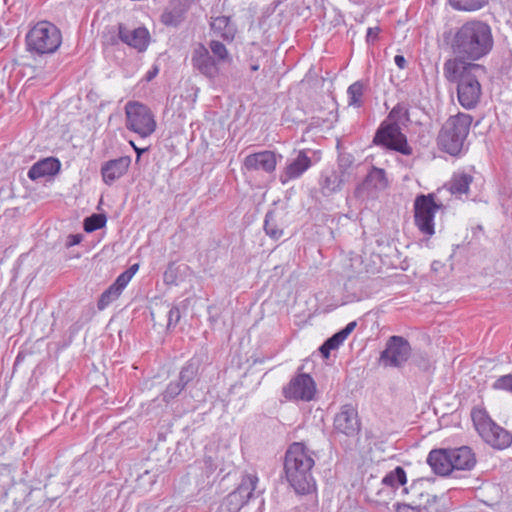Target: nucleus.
I'll list each match as a JSON object with an SVG mask.
<instances>
[{"label":"nucleus","mask_w":512,"mask_h":512,"mask_svg":"<svg viewBox=\"0 0 512 512\" xmlns=\"http://www.w3.org/2000/svg\"><path fill=\"white\" fill-rule=\"evenodd\" d=\"M482 65L450 58L443 65L444 77L457 83V98L465 109H473L480 102L482 95L481 78L485 75Z\"/></svg>","instance_id":"1"},{"label":"nucleus","mask_w":512,"mask_h":512,"mask_svg":"<svg viewBox=\"0 0 512 512\" xmlns=\"http://www.w3.org/2000/svg\"><path fill=\"white\" fill-rule=\"evenodd\" d=\"M493 47V37L490 26L480 20L464 23L455 32L451 48L462 61H476L487 55Z\"/></svg>","instance_id":"2"},{"label":"nucleus","mask_w":512,"mask_h":512,"mask_svg":"<svg viewBox=\"0 0 512 512\" xmlns=\"http://www.w3.org/2000/svg\"><path fill=\"white\" fill-rule=\"evenodd\" d=\"M315 464L312 453L300 442L292 443L285 455V476L297 494H308L314 488L311 470Z\"/></svg>","instance_id":"3"},{"label":"nucleus","mask_w":512,"mask_h":512,"mask_svg":"<svg viewBox=\"0 0 512 512\" xmlns=\"http://www.w3.org/2000/svg\"><path fill=\"white\" fill-rule=\"evenodd\" d=\"M472 120V116L466 113L449 117L437 137L439 148L452 156L459 155L465 149Z\"/></svg>","instance_id":"4"},{"label":"nucleus","mask_w":512,"mask_h":512,"mask_svg":"<svg viewBox=\"0 0 512 512\" xmlns=\"http://www.w3.org/2000/svg\"><path fill=\"white\" fill-rule=\"evenodd\" d=\"M473 425L481 439L497 450H504L512 444V434L498 425L483 407L471 411Z\"/></svg>","instance_id":"5"},{"label":"nucleus","mask_w":512,"mask_h":512,"mask_svg":"<svg viewBox=\"0 0 512 512\" xmlns=\"http://www.w3.org/2000/svg\"><path fill=\"white\" fill-rule=\"evenodd\" d=\"M60 30L48 21H40L26 35L27 50L38 55L54 53L61 45Z\"/></svg>","instance_id":"6"},{"label":"nucleus","mask_w":512,"mask_h":512,"mask_svg":"<svg viewBox=\"0 0 512 512\" xmlns=\"http://www.w3.org/2000/svg\"><path fill=\"white\" fill-rule=\"evenodd\" d=\"M125 127L140 136L146 138L152 135L157 127L155 116L151 109L139 102L128 101L124 107Z\"/></svg>","instance_id":"7"},{"label":"nucleus","mask_w":512,"mask_h":512,"mask_svg":"<svg viewBox=\"0 0 512 512\" xmlns=\"http://www.w3.org/2000/svg\"><path fill=\"white\" fill-rule=\"evenodd\" d=\"M440 205L435 202L433 194L419 195L414 201V221L418 230L425 236L435 233L434 218Z\"/></svg>","instance_id":"8"},{"label":"nucleus","mask_w":512,"mask_h":512,"mask_svg":"<svg viewBox=\"0 0 512 512\" xmlns=\"http://www.w3.org/2000/svg\"><path fill=\"white\" fill-rule=\"evenodd\" d=\"M374 143L400 152L403 155L412 154V148L409 146L406 136L401 132L400 126L396 123L384 121L375 134Z\"/></svg>","instance_id":"9"},{"label":"nucleus","mask_w":512,"mask_h":512,"mask_svg":"<svg viewBox=\"0 0 512 512\" xmlns=\"http://www.w3.org/2000/svg\"><path fill=\"white\" fill-rule=\"evenodd\" d=\"M316 392V383L307 373H300L294 376L289 383L283 387L284 397L291 401L310 402L314 399Z\"/></svg>","instance_id":"10"},{"label":"nucleus","mask_w":512,"mask_h":512,"mask_svg":"<svg viewBox=\"0 0 512 512\" xmlns=\"http://www.w3.org/2000/svg\"><path fill=\"white\" fill-rule=\"evenodd\" d=\"M411 356V347L401 336H391L380 355V362L385 367H401Z\"/></svg>","instance_id":"11"},{"label":"nucleus","mask_w":512,"mask_h":512,"mask_svg":"<svg viewBox=\"0 0 512 512\" xmlns=\"http://www.w3.org/2000/svg\"><path fill=\"white\" fill-rule=\"evenodd\" d=\"M191 63L194 69L210 79H214L219 74L218 62L201 43L194 48Z\"/></svg>","instance_id":"12"},{"label":"nucleus","mask_w":512,"mask_h":512,"mask_svg":"<svg viewBox=\"0 0 512 512\" xmlns=\"http://www.w3.org/2000/svg\"><path fill=\"white\" fill-rule=\"evenodd\" d=\"M340 171H331L329 173H323L320 180V189L323 195L330 196L340 191L343 185L347 182L352 181L355 178V174L352 170L342 169V165H339Z\"/></svg>","instance_id":"13"},{"label":"nucleus","mask_w":512,"mask_h":512,"mask_svg":"<svg viewBox=\"0 0 512 512\" xmlns=\"http://www.w3.org/2000/svg\"><path fill=\"white\" fill-rule=\"evenodd\" d=\"M335 429L346 435L355 436L360 430L357 410L351 405H343L334 419Z\"/></svg>","instance_id":"14"},{"label":"nucleus","mask_w":512,"mask_h":512,"mask_svg":"<svg viewBox=\"0 0 512 512\" xmlns=\"http://www.w3.org/2000/svg\"><path fill=\"white\" fill-rule=\"evenodd\" d=\"M277 166V156L273 151L265 150L245 157L243 168L247 171H262L271 174Z\"/></svg>","instance_id":"15"},{"label":"nucleus","mask_w":512,"mask_h":512,"mask_svg":"<svg viewBox=\"0 0 512 512\" xmlns=\"http://www.w3.org/2000/svg\"><path fill=\"white\" fill-rule=\"evenodd\" d=\"M311 166V158L304 150H301L294 159L288 160L286 167L279 176V180L282 184H286L301 177Z\"/></svg>","instance_id":"16"},{"label":"nucleus","mask_w":512,"mask_h":512,"mask_svg":"<svg viewBox=\"0 0 512 512\" xmlns=\"http://www.w3.org/2000/svg\"><path fill=\"white\" fill-rule=\"evenodd\" d=\"M406 482V472L400 466L387 473L381 481L382 488L379 490L378 495L383 496V498L379 501L387 504L393 499L395 490L400 486L405 485Z\"/></svg>","instance_id":"17"},{"label":"nucleus","mask_w":512,"mask_h":512,"mask_svg":"<svg viewBox=\"0 0 512 512\" xmlns=\"http://www.w3.org/2000/svg\"><path fill=\"white\" fill-rule=\"evenodd\" d=\"M131 164L129 156L106 161L101 166V176L105 184L112 185L126 174Z\"/></svg>","instance_id":"18"},{"label":"nucleus","mask_w":512,"mask_h":512,"mask_svg":"<svg viewBox=\"0 0 512 512\" xmlns=\"http://www.w3.org/2000/svg\"><path fill=\"white\" fill-rule=\"evenodd\" d=\"M119 38L122 42L142 52L147 49L150 36L144 27L128 29L124 25H119Z\"/></svg>","instance_id":"19"},{"label":"nucleus","mask_w":512,"mask_h":512,"mask_svg":"<svg viewBox=\"0 0 512 512\" xmlns=\"http://www.w3.org/2000/svg\"><path fill=\"white\" fill-rule=\"evenodd\" d=\"M61 168V163L57 158L48 157L34 163L28 171V177L31 180H38L44 177L56 175Z\"/></svg>","instance_id":"20"},{"label":"nucleus","mask_w":512,"mask_h":512,"mask_svg":"<svg viewBox=\"0 0 512 512\" xmlns=\"http://www.w3.org/2000/svg\"><path fill=\"white\" fill-rule=\"evenodd\" d=\"M450 456V449L432 450L427 457V463L436 474L449 475L452 473Z\"/></svg>","instance_id":"21"},{"label":"nucleus","mask_w":512,"mask_h":512,"mask_svg":"<svg viewBox=\"0 0 512 512\" xmlns=\"http://www.w3.org/2000/svg\"><path fill=\"white\" fill-rule=\"evenodd\" d=\"M188 11V5L184 0H174L161 15V22L166 26L177 27L180 25Z\"/></svg>","instance_id":"22"},{"label":"nucleus","mask_w":512,"mask_h":512,"mask_svg":"<svg viewBox=\"0 0 512 512\" xmlns=\"http://www.w3.org/2000/svg\"><path fill=\"white\" fill-rule=\"evenodd\" d=\"M450 455L452 472L454 470H470L476 463L474 453L467 446L450 449Z\"/></svg>","instance_id":"23"},{"label":"nucleus","mask_w":512,"mask_h":512,"mask_svg":"<svg viewBox=\"0 0 512 512\" xmlns=\"http://www.w3.org/2000/svg\"><path fill=\"white\" fill-rule=\"evenodd\" d=\"M357 322H349L347 326L335 333L332 337L327 339L320 347V352L324 358H328L331 350L337 349L355 329Z\"/></svg>","instance_id":"24"},{"label":"nucleus","mask_w":512,"mask_h":512,"mask_svg":"<svg viewBox=\"0 0 512 512\" xmlns=\"http://www.w3.org/2000/svg\"><path fill=\"white\" fill-rule=\"evenodd\" d=\"M388 186V180L384 169L373 167L367 174L363 187L371 192L384 190Z\"/></svg>","instance_id":"25"},{"label":"nucleus","mask_w":512,"mask_h":512,"mask_svg":"<svg viewBox=\"0 0 512 512\" xmlns=\"http://www.w3.org/2000/svg\"><path fill=\"white\" fill-rule=\"evenodd\" d=\"M212 31L226 41H232L236 34L235 27L228 16H218L211 22Z\"/></svg>","instance_id":"26"},{"label":"nucleus","mask_w":512,"mask_h":512,"mask_svg":"<svg viewBox=\"0 0 512 512\" xmlns=\"http://www.w3.org/2000/svg\"><path fill=\"white\" fill-rule=\"evenodd\" d=\"M472 176L466 173L454 174L450 183L449 190L452 194H464L469 190V186L472 183Z\"/></svg>","instance_id":"27"},{"label":"nucleus","mask_w":512,"mask_h":512,"mask_svg":"<svg viewBox=\"0 0 512 512\" xmlns=\"http://www.w3.org/2000/svg\"><path fill=\"white\" fill-rule=\"evenodd\" d=\"M258 480L259 479L256 474H245L243 475L241 483L235 489V491H237L241 496H243L246 502H248L256 489Z\"/></svg>","instance_id":"28"},{"label":"nucleus","mask_w":512,"mask_h":512,"mask_svg":"<svg viewBox=\"0 0 512 512\" xmlns=\"http://www.w3.org/2000/svg\"><path fill=\"white\" fill-rule=\"evenodd\" d=\"M409 121L408 108L405 104L399 103L393 107L388 115V123L404 124Z\"/></svg>","instance_id":"29"},{"label":"nucleus","mask_w":512,"mask_h":512,"mask_svg":"<svg viewBox=\"0 0 512 512\" xmlns=\"http://www.w3.org/2000/svg\"><path fill=\"white\" fill-rule=\"evenodd\" d=\"M364 92V86L361 82L357 81L351 84L347 89L348 104L354 107H360L362 105V97Z\"/></svg>","instance_id":"30"},{"label":"nucleus","mask_w":512,"mask_h":512,"mask_svg":"<svg viewBox=\"0 0 512 512\" xmlns=\"http://www.w3.org/2000/svg\"><path fill=\"white\" fill-rule=\"evenodd\" d=\"M264 230L266 234L274 240H278L283 235V230L278 226L273 212L266 214Z\"/></svg>","instance_id":"31"},{"label":"nucleus","mask_w":512,"mask_h":512,"mask_svg":"<svg viewBox=\"0 0 512 512\" xmlns=\"http://www.w3.org/2000/svg\"><path fill=\"white\" fill-rule=\"evenodd\" d=\"M450 5L459 11H476L482 8L487 0H449Z\"/></svg>","instance_id":"32"},{"label":"nucleus","mask_w":512,"mask_h":512,"mask_svg":"<svg viewBox=\"0 0 512 512\" xmlns=\"http://www.w3.org/2000/svg\"><path fill=\"white\" fill-rule=\"evenodd\" d=\"M120 295L121 293L119 292V290L113 285H111L107 290H105L102 293L98 301V308L100 310L105 309L110 303L117 300Z\"/></svg>","instance_id":"33"},{"label":"nucleus","mask_w":512,"mask_h":512,"mask_svg":"<svg viewBox=\"0 0 512 512\" xmlns=\"http://www.w3.org/2000/svg\"><path fill=\"white\" fill-rule=\"evenodd\" d=\"M209 48L218 63L230 59L228 50L223 43L216 40H212L209 44Z\"/></svg>","instance_id":"34"},{"label":"nucleus","mask_w":512,"mask_h":512,"mask_svg":"<svg viewBox=\"0 0 512 512\" xmlns=\"http://www.w3.org/2000/svg\"><path fill=\"white\" fill-rule=\"evenodd\" d=\"M106 223V219L102 215L94 214L84 221V229L86 232H93L102 228Z\"/></svg>","instance_id":"35"},{"label":"nucleus","mask_w":512,"mask_h":512,"mask_svg":"<svg viewBox=\"0 0 512 512\" xmlns=\"http://www.w3.org/2000/svg\"><path fill=\"white\" fill-rule=\"evenodd\" d=\"M224 500L228 503L234 512L240 510L247 502L237 491L229 493Z\"/></svg>","instance_id":"36"},{"label":"nucleus","mask_w":512,"mask_h":512,"mask_svg":"<svg viewBox=\"0 0 512 512\" xmlns=\"http://www.w3.org/2000/svg\"><path fill=\"white\" fill-rule=\"evenodd\" d=\"M183 388L184 383H180L179 381L169 383L163 393V400L166 402L170 401L179 395Z\"/></svg>","instance_id":"37"},{"label":"nucleus","mask_w":512,"mask_h":512,"mask_svg":"<svg viewBox=\"0 0 512 512\" xmlns=\"http://www.w3.org/2000/svg\"><path fill=\"white\" fill-rule=\"evenodd\" d=\"M492 388L512 393V374L503 375L497 378L492 384Z\"/></svg>","instance_id":"38"},{"label":"nucleus","mask_w":512,"mask_h":512,"mask_svg":"<svg viewBox=\"0 0 512 512\" xmlns=\"http://www.w3.org/2000/svg\"><path fill=\"white\" fill-rule=\"evenodd\" d=\"M195 374H196V369L194 368L193 365L189 364V365L183 367V369L181 370L179 382L184 383V386H185L194 377Z\"/></svg>","instance_id":"39"},{"label":"nucleus","mask_w":512,"mask_h":512,"mask_svg":"<svg viewBox=\"0 0 512 512\" xmlns=\"http://www.w3.org/2000/svg\"><path fill=\"white\" fill-rule=\"evenodd\" d=\"M131 277L126 273L125 271L121 273L115 280V282L112 284L114 287H116L120 293L125 289V287L128 285V283L131 281Z\"/></svg>","instance_id":"40"},{"label":"nucleus","mask_w":512,"mask_h":512,"mask_svg":"<svg viewBox=\"0 0 512 512\" xmlns=\"http://www.w3.org/2000/svg\"><path fill=\"white\" fill-rule=\"evenodd\" d=\"M423 507L420 505H410L406 503H397L395 505L396 512H422Z\"/></svg>","instance_id":"41"},{"label":"nucleus","mask_w":512,"mask_h":512,"mask_svg":"<svg viewBox=\"0 0 512 512\" xmlns=\"http://www.w3.org/2000/svg\"><path fill=\"white\" fill-rule=\"evenodd\" d=\"M186 305L184 302L181 303V305H175L170 307L168 311V320H180L183 316L181 313V307H185Z\"/></svg>","instance_id":"42"},{"label":"nucleus","mask_w":512,"mask_h":512,"mask_svg":"<svg viewBox=\"0 0 512 512\" xmlns=\"http://www.w3.org/2000/svg\"><path fill=\"white\" fill-rule=\"evenodd\" d=\"M82 241V235L81 234H70L67 236L65 246L67 248L73 247L75 245H78Z\"/></svg>","instance_id":"43"},{"label":"nucleus","mask_w":512,"mask_h":512,"mask_svg":"<svg viewBox=\"0 0 512 512\" xmlns=\"http://www.w3.org/2000/svg\"><path fill=\"white\" fill-rule=\"evenodd\" d=\"M380 29L378 27H370L367 30L366 40L368 43H374L379 35Z\"/></svg>","instance_id":"44"},{"label":"nucleus","mask_w":512,"mask_h":512,"mask_svg":"<svg viewBox=\"0 0 512 512\" xmlns=\"http://www.w3.org/2000/svg\"><path fill=\"white\" fill-rule=\"evenodd\" d=\"M159 73V68L157 65H154L152 66V68L150 70L147 71L146 75H145V80L147 82H150L151 80H153Z\"/></svg>","instance_id":"45"},{"label":"nucleus","mask_w":512,"mask_h":512,"mask_svg":"<svg viewBox=\"0 0 512 512\" xmlns=\"http://www.w3.org/2000/svg\"><path fill=\"white\" fill-rule=\"evenodd\" d=\"M215 512H234L233 509L228 506V503L222 499V501L218 504Z\"/></svg>","instance_id":"46"},{"label":"nucleus","mask_w":512,"mask_h":512,"mask_svg":"<svg viewBox=\"0 0 512 512\" xmlns=\"http://www.w3.org/2000/svg\"><path fill=\"white\" fill-rule=\"evenodd\" d=\"M394 62L398 68L404 69L406 67V59L403 55H396L394 57Z\"/></svg>","instance_id":"47"},{"label":"nucleus","mask_w":512,"mask_h":512,"mask_svg":"<svg viewBox=\"0 0 512 512\" xmlns=\"http://www.w3.org/2000/svg\"><path fill=\"white\" fill-rule=\"evenodd\" d=\"M138 269H139V264H133L125 272L128 273V275L131 278H133V276L137 273Z\"/></svg>","instance_id":"48"},{"label":"nucleus","mask_w":512,"mask_h":512,"mask_svg":"<svg viewBox=\"0 0 512 512\" xmlns=\"http://www.w3.org/2000/svg\"><path fill=\"white\" fill-rule=\"evenodd\" d=\"M130 144L132 145V147H133L134 151H135V152H136V154H137V161H138V160L140 159L141 154H142L143 152H145V151H146V149H143V148H139V147H137V146L134 144V142H132V141L130 142Z\"/></svg>","instance_id":"49"},{"label":"nucleus","mask_w":512,"mask_h":512,"mask_svg":"<svg viewBox=\"0 0 512 512\" xmlns=\"http://www.w3.org/2000/svg\"><path fill=\"white\" fill-rule=\"evenodd\" d=\"M251 69H252L253 71H257V70L259 69V66H258V65H252V66H251Z\"/></svg>","instance_id":"50"},{"label":"nucleus","mask_w":512,"mask_h":512,"mask_svg":"<svg viewBox=\"0 0 512 512\" xmlns=\"http://www.w3.org/2000/svg\"><path fill=\"white\" fill-rule=\"evenodd\" d=\"M171 324H172V322H168L167 329L171 328Z\"/></svg>","instance_id":"51"}]
</instances>
